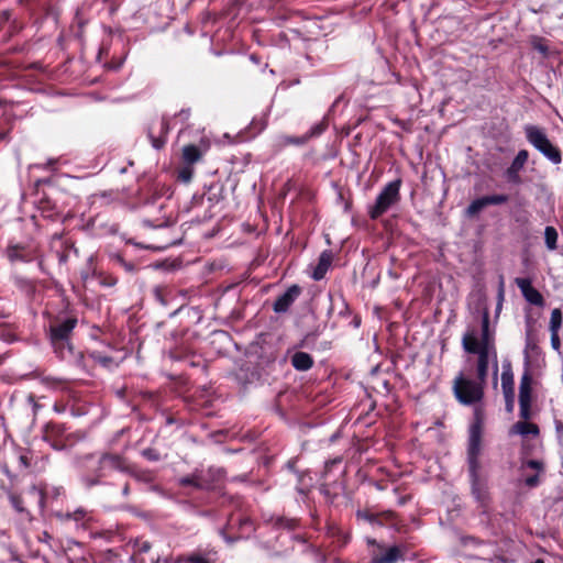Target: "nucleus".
Instances as JSON below:
<instances>
[{
  "mask_svg": "<svg viewBox=\"0 0 563 563\" xmlns=\"http://www.w3.org/2000/svg\"><path fill=\"white\" fill-rule=\"evenodd\" d=\"M478 307L482 308L481 318V335L472 329L462 336V346L466 353L477 355L476 374L482 382L487 380L489 362L494 363V384L497 385L498 362L497 350L495 346V331L489 328V310L481 301Z\"/></svg>",
  "mask_w": 563,
  "mask_h": 563,
  "instance_id": "nucleus-1",
  "label": "nucleus"
},
{
  "mask_svg": "<svg viewBox=\"0 0 563 563\" xmlns=\"http://www.w3.org/2000/svg\"><path fill=\"white\" fill-rule=\"evenodd\" d=\"M80 466L85 471L80 476L82 486L90 489L103 484V479L113 472L129 473L126 460L117 453H90L81 457Z\"/></svg>",
  "mask_w": 563,
  "mask_h": 563,
  "instance_id": "nucleus-2",
  "label": "nucleus"
},
{
  "mask_svg": "<svg viewBox=\"0 0 563 563\" xmlns=\"http://www.w3.org/2000/svg\"><path fill=\"white\" fill-rule=\"evenodd\" d=\"M76 317L60 318L56 317L49 324L48 336L51 344L62 360H67L75 355L74 346L70 343V336L77 325Z\"/></svg>",
  "mask_w": 563,
  "mask_h": 563,
  "instance_id": "nucleus-3",
  "label": "nucleus"
},
{
  "mask_svg": "<svg viewBox=\"0 0 563 563\" xmlns=\"http://www.w3.org/2000/svg\"><path fill=\"white\" fill-rule=\"evenodd\" d=\"M486 382L478 378L472 379L464 373H459L453 380V394L456 400L464 406L475 405L484 398V387Z\"/></svg>",
  "mask_w": 563,
  "mask_h": 563,
  "instance_id": "nucleus-4",
  "label": "nucleus"
},
{
  "mask_svg": "<svg viewBox=\"0 0 563 563\" xmlns=\"http://www.w3.org/2000/svg\"><path fill=\"white\" fill-rule=\"evenodd\" d=\"M527 141L539 151L552 164L562 162V153L558 146L552 144L543 129L528 124L525 126Z\"/></svg>",
  "mask_w": 563,
  "mask_h": 563,
  "instance_id": "nucleus-5",
  "label": "nucleus"
},
{
  "mask_svg": "<svg viewBox=\"0 0 563 563\" xmlns=\"http://www.w3.org/2000/svg\"><path fill=\"white\" fill-rule=\"evenodd\" d=\"M400 178H397L383 187L376 197L375 203L368 207V217L372 220L379 219L393 206L400 201Z\"/></svg>",
  "mask_w": 563,
  "mask_h": 563,
  "instance_id": "nucleus-6",
  "label": "nucleus"
},
{
  "mask_svg": "<svg viewBox=\"0 0 563 563\" xmlns=\"http://www.w3.org/2000/svg\"><path fill=\"white\" fill-rule=\"evenodd\" d=\"M481 453V427L474 424L470 431L468 448H467V464L468 473H475L479 471V456Z\"/></svg>",
  "mask_w": 563,
  "mask_h": 563,
  "instance_id": "nucleus-7",
  "label": "nucleus"
},
{
  "mask_svg": "<svg viewBox=\"0 0 563 563\" xmlns=\"http://www.w3.org/2000/svg\"><path fill=\"white\" fill-rule=\"evenodd\" d=\"M501 388L505 397L507 412H512L515 407V383L510 362H504L501 373Z\"/></svg>",
  "mask_w": 563,
  "mask_h": 563,
  "instance_id": "nucleus-8",
  "label": "nucleus"
},
{
  "mask_svg": "<svg viewBox=\"0 0 563 563\" xmlns=\"http://www.w3.org/2000/svg\"><path fill=\"white\" fill-rule=\"evenodd\" d=\"M529 158V153L527 150H520L515 158L512 159L509 167L505 170L504 176L507 183L511 185H521L522 178L520 176V172L523 169Z\"/></svg>",
  "mask_w": 563,
  "mask_h": 563,
  "instance_id": "nucleus-9",
  "label": "nucleus"
},
{
  "mask_svg": "<svg viewBox=\"0 0 563 563\" xmlns=\"http://www.w3.org/2000/svg\"><path fill=\"white\" fill-rule=\"evenodd\" d=\"M515 284L520 289L521 295L527 302L537 307L544 306L545 302L542 294L532 286L530 278L517 277L515 279Z\"/></svg>",
  "mask_w": 563,
  "mask_h": 563,
  "instance_id": "nucleus-10",
  "label": "nucleus"
},
{
  "mask_svg": "<svg viewBox=\"0 0 563 563\" xmlns=\"http://www.w3.org/2000/svg\"><path fill=\"white\" fill-rule=\"evenodd\" d=\"M301 288L298 285H291L285 292L277 297L273 303V310L276 313H285L300 296Z\"/></svg>",
  "mask_w": 563,
  "mask_h": 563,
  "instance_id": "nucleus-11",
  "label": "nucleus"
},
{
  "mask_svg": "<svg viewBox=\"0 0 563 563\" xmlns=\"http://www.w3.org/2000/svg\"><path fill=\"white\" fill-rule=\"evenodd\" d=\"M65 431L66 429L64 424L57 422H48L44 427L43 439L44 441L48 442L53 449L62 450L64 448L62 438Z\"/></svg>",
  "mask_w": 563,
  "mask_h": 563,
  "instance_id": "nucleus-12",
  "label": "nucleus"
},
{
  "mask_svg": "<svg viewBox=\"0 0 563 563\" xmlns=\"http://www.w3.org/2000/svg\"><path fill=\"white\" fill-rule=\"evenodd\" d=\"M223 471L217 467H209L208 470H198L199 475V490H211L214 488L216 483L222 477Z\"/></svg>",
  "mask_w": 563,
  "mask_h": 563,
  "instance_id": "nucleus-13",
  "label": "nucleus"
},
{
  "mask_svg": "<svg viewBox=\"0 0 563 563\" xmlns=\"http://www.w3.org/2000/svg\"><path fill=\"white\" fill-rule=\"evenodd\" d=\"M531 468L534 470L537 473L534 475L527 476L525 478V484L529 488H534L539 486L540 478L539 474L544 472V463L541 460H525L521 463V468Z\"/></svg>",
  "mask_w": 563,
  "mask_h": 563,
  "instance_id": "nucleus-14",
  "label": "nucleus"
},
{
  "mask_svg": "<svg viewBox=\"0 0 563 563\" xmlns=\"http://www.w3.org/2000/svg\"><path fill=\"white\" fill-rule=\"evenodd\" d=\"M404 560V553L398 545H393L379 554H373L371 563H396Z\"/></svg>",
  "mask_w": 563,
  "mask_h": 563,
  "instance_id": "nucleus-15",
  "label": "nucleus"
},
{
  "mask_svg": "<svg viewBox=\"0 0 563 563\" xmlns=\"http://www.w3.org/2000/svg\"><path fill=\"white\" fill-rule=\"evenodd\" d=\"M333 254L330 250H324L318 260V264L313 269L312 278L314 280H321L324 278L332 263Z\"/></svg>",
  "mask_w": 563,
  "mask_h": 563,
  "instance_id": "nucleus-16",
  "label": "nucleus"
},
{
  "mask_svg": "<svg viewBox=\"0 0 563 563\" xmlns=\"http://www.w3.org/2000/svg\"><path fill=\"white\" fill-rule=\"evenodd\" d=\"M169 132V122L168 120L163 117L161 121V129H159V136H155L152 129L150 128L147 131V136L151 141L152 146L155 150H161L166 144L167 134Z\"/></svg>",
  "mask_w": 563,
  "mask_h": 563,
  "instance_id": "nucleus-17",
  "label": "nucleus"
},
{
  "mask_svg": "<svg viewBox=\"0 0 563 563\" xmlns=\"http://www.w3.org/2000/svg\"><path fill=\"white\" fill-rule=\"evenodd\" d=\"M290 363L296 371L306 372L312 368L314 361L309 353L299 351L291 355Z\"/></svg>",
  "mask_w": 563,
  "mask_h": 563,
  "instance_id": "nucleus-18",
  "label": "nucleus"
},
{
  "mask_svg": "<svg viewBox=\"0 0 563 563\" xmlns=\"http://www.w3.org/2000/svg\"><path fill=\"white\" fill-rule=\"evenodd\" d=\"M519 384V400H532V375L530 366H525Z\"/></svg>",
  "mask_w": 563,
  "mask_h": 563,
  "instance_id": "nucleus-19",
  "label": "nucleus"
},
{
  "mask_svg": "<svg viewBox=\"0 0 563 563\" xmlns=\"http://www.w3.org/2000/svg\"><path fill=\"white\" fill-rule=\"evenodd\" d=\"M539 427L536 423L528 422V420H522L516 422L510 430V433L520 434L522 437L527 435H538Z\"/></svg>",
  "mask_w": 563,
  "mask_h": 563,
  "instance_id": "nucleus-20",
  "label": "nucleus"
},
{
  "mask_svg": "<svg viewBox=\"0 0 563 563\" xmlns=\"http://www.w3.org/2000/svg\"><path fill=\"white\" fill-rule=\"evenodd\" d=\"M230 526H239V529L244 534H250L255 530L254 523L252 519L247 516H241V515H232L229 519Z\"/></svg>",
  "mask_w": 563,
  "mask_h": 563,
  "instance_id": "nucleus-21",
  "label": "nucleus"
},
{
  "mask_svg": "<svg viewBox=\"0 0 563 563\" xmlns=\"http://www.w3.org/2000/svg\"><path fill=\"white\" fill-rule=\"evenodd\" d=\"M216 552H192L185 556L181 561L184 563H216Z\"/></svg>",
  "mask_w": 563,
  "mask_h": 563,
  "instance_id": "nucleus-22",
  "label": "nucleus"
},
{
  "mask_svg": "<svg viewBox=\"0 0 563 563\" xmlns=\"http://www.w3.org/2000/svg\"><path fill=\"white\" fill-rule=\"evenodd\" d=\"M478 472L479 471H477L475 473V476H474L473 473H468L470 474V478H471V489H472L473 496L475 497V499L477 501H484L486 493H485L484 487L481 484L479 473Z\"/></svg>",
  "mask_w": 563,
  "mask_h": 563,
  "instance_id": "nucleus-23",
  "label": "nucleus"
},
{
  "mask_svg": "<svg viewBox=\"0 0 563 563\" xmlns=\"http://www.w3.org/2000/svg\"><path fill=\"white\" fill-rule=\"evenodd\" d=\"M488 207L486 196L474 199L466 208L465 213L470 218L477 216L484 208Z\"/></svg>",
  "mask_w": 563,
  "mask_h": 563,
  "instance_id": "nucleus-24",
  "label": "nucleus"
},
{
  "mask_svg": "<svg viewBox=\"0 0 563 563\" xmlns=\"http://www.w3.org/2000/svg\"><path fill=\"white\" fill-rule=\"evenodd\" d=\"M200 157H201V153L196 145L189 144V145L184 146L183 159L186 164L192 165V164L197 163L200 159Z\"/></svg>",
  "mask_w": 563,
  "mask_h": 563,
  "instance_id": "nucleus-25",
  "label": "nucleus"
},
{
  "mask_svg": "<svg viewBox=\"0 0 563 563\" xmlns=\"http://www.w3.org/2000/svg\"><path fill=\"white\" fill-rule=\"evenodd\" d=\"M559 234L554 227L548 225L544 229V242L549 251H555L558 249Z\"/></svg>",
  "mask_w": 563,
  "mask_h": 563,
  "instance_id": "nucleus-26",
  "label": "nucleus"
},
{
  "mask_svg": "<svg viewBox=\"0 0 563 563\" xmlns=\"http://www.w3.org/2000/svg\"><path fill=\"white\" fill-rule=\"evenodd\" d=\"M109 260L113 265L122 267L126 273H134L136 271L135 264L128 262L120 253H111Z\"/></svg>",
  "mask_w": 563,
  "mask_h": 563,
  "instance_id": "nucleus-27",
  "label": "nucleus"
},
{
  "mask_svg": "<svg viewBox=\"0 0 563 563\" xmlns=\"http://www.w3.org/2000/svg\"><path fill=\"white\" fill-rule=\"evenodd\" d=\"M199 482H200V479H199V475H198V468L195 470L191 474L179 477L177 479L178 486H180V487L191 486L198 490H199V486H198Z\"/></svg>",
  "mask_w": 563,
  "mask_h": 563,
  "instance_id": "nucleus-28",
  "label": "nucleus"
},
{
  "mask_svg": "<svg viewBox=\"0 0 563 563\" xmlns=\"http://www.w3.org/2000/svg\"><path fill=\"white\" fill-rule=\"evenodd\" d=\"M563 322V316L562 311L559 308H555L551 312L550 322H549V330L551 333H558L562 327Z\"/></svg>",
  "mask_w": 563,
  "mask_h": 563,
  "instance_id": "nucleus-29",
  "label": "nucleus"
},
{
  "mask_svg": "<svg viewBox=\"0 0 563 563\" xmlns=\"http://www.w3.org/2000/svg\"><path fill=\"white\" fill-rule=\"evenodd\" d=\"M131 560L133 563H170L168 559H165L162 562L161 556L157 553H150L148 555H145L144 558L132 556Z\"/></svg>",
  "mask_w": 563,
  "mask_h": 563,
  "instance_id": "nucleus-30",
  "label": "nucleus"
},
{
  "mask_svg": "<svg viewBox=\"0 0 563 563\" xmlns=\"http://www.w3.org/2000/svg\"><path fill=\"white\" fill-rule=\"evenodd\" d=\"M532 400H519V416L522 420H529L532 417Z\"/></svg>",
  "mask_w": 563,
  "mask_h": 563,
  "instance_id": "nucleus-31",
  "label": "nucleus"
},
{
  "mask_svg": "<svg viewBox=\"0 0 563 563\" xmlns=\"http://www.w3.org/2000/svg\"><path fill=\"white\" fill-rule=\"evenodd\" d=\"M152 550V544L148 541H141L135 544V551L132 556H141L144 558L148 555Z\"/></svg>",
  "mask_w": 563,
  "mask_h": 563,
  "instance_id": "nucleus-32",
  "label": "nucleus"
},
{
  "mask_svg": "<svg viewBox=\"0 0 563 563\" xmlns=\"http://www.w3.org/2000/svg\"><path fill=\"white\" fill-rule=\"evenodd\" d=\"M298 522L296 519H288L284 517H279L275 521V527L286 530H294L297 527Z\"/></svg>",
  "mask_w": 563,
  "mask_h": 563,
  "instance_id": "nucleus-33",
  "label": "nucleus"
},
{
  "mask_svg": "<svg viewBox=\"0 0 563 563\" xmlns=\"http://www.w3.org/2000/svg\"><path fill=\"white\" fill-rule=\"evenodd\" d=\"M327 129V123L321 121L316 124H313L310 130L305 134L306 136H309V140L316 136L321 135Z\"/></svg>",
  "mask_w": 563,
  "mask_h": 563,
  "instance_id": "nucleus-34",
  "label": "nucleus"
},
{
  "mask_svg": "<svg viewBox=\"0 0 563 563\" xmlns=\"http://www.w3.org/2000/svg\"><path fill=\"white\" fill-rule=\"evenodd\" d=\"M538 346H537V343L532 340L531 338V334L530 332L527 333V338H526V347H525V366H530V356H529V353L528 351L529 350H536Z\"/></svg>",
  "mask_w": 563,
  "mask_h": 563,
  "instance_id": "nucleus-35",
  "label": "nucleus"
},
{
  "mask_svg": "<svg viewBox=\"0 0 563 563\" xmlns=\"http://www.w3.org/2000/svg\"><path fill=\"white\" fill-rule=\"evenodd\" d=\"M283 144L284 145H303L309 141V136L302 135L299 137L296 136H283Z\"/></svg>",
  "mask_w": 563,
  "mask_h": 563,
  "instance_id": "nucleus-36",
  "label": "nucleus"
},
{
  "mask_svg": "<svg viewBox=\"0 0 563 563\" xmlns=\"http://www.w3.org/2000/svg\"><path fill=\"white\" fill-rule=\"evenodd\" d=\"M488 206H499L508 202L509 197L504 194L486 196Z\"/></svg>",
  "mask_w": 563,
  "mask_h": 563,
  "instance_id": "nucleus-37",
  "label": "nucleus"
},
{
  "mask_svg": "<svg viewBox=\"0 0 563 563\" xmlns=\"http://www.w3.org/2000/svg\"><path fill=\"white\" fill-rule=\"evenodd\" d=\"M9 500L12 505V507L18 511V512H23L24 511V507H23V500L21 498V496L14 494V493H9Z\"/></svg>",
  "mask_w": 563,
  "mask_h": 563,
  "instance_id": "nucleus-38",
  "label": "nucleus"
},
{
  "mask_svg": "<svg viewBox=\"0 0 563 563\" xmlns=\"http://www.w3.org/2000/svg\"><path fill=\"white\" fill-rule=\"evenodd\" d=\"M356 518L360 519V520H364V521H367L372 525L374 523H377L378 522V519L376 517V515L367 511V510H357L356 511Z\"/></svg>",
  "mask_w": 563,
  "mask_h": 563,
  "instance_id": "nucleus-39",
  "label": "nucleus"
},
{
  "mask_svg": "<svg viewBox=\"0 0 563 563\" xmlns=\"http://www.w3.org/2000/svg\"><path fill=\"white\" fill-rule=\"evenodd\" d=\"M141 454L144 459L151 462H157L161 460V454L158 453V451L152 448H146L142 450Z\"/></svg>",
  "mask_w": 563,
  "mask_h": 563,
  "instance_id": "nucleus-40",
  "label": "nucleus"
},
{
  "mask_svg": "<svg viewBox=\"0 0 563 563\" xmlns=\"http://www.w3.org/2000/svg\"><path fill=\"white\" fill-rule=\"evenodd\" d=\"M21 246L20 245H10L7 249V255L10 261H18L21 260Z\"/></svg>",
  "mask_w": 563,
  "mask_h": 563,
  "instance_id": "nucleus-41",
  "label": "nucleus"
},
{
  "mask_svg": "<svg viewBox=\"0 0 563 563\" xmlns=\"http://www.w3.org/2000/svg\"><path fill=\"white\" fill-rule=\"evenodd\" d=\"M88 512L84 508H78L73 512L67 514V518L73 519L75 521H82L86 519Z\"/></svg>",
  "mask_w": 563,
  "mask_h": 563,
  "instance_id": "nucleus-42",
  "label": "nucleus"
},
{
  "mask_svg": "<svg viewBox=\"0 0 563 563\" xmlns=\"http://www.w3.org/2000/svg\"><path fill=\"white\" fill-rule=\"evenodd\" d=\"M118 278L112 275L100 276V284L106 287H112L117 285Z\"/></svg>",
  "mask_w": 563,
  "mask_h": 563,
  "instance_id": "nucleus-43",
  "label": "nucleus"
},
{
  "mask_svg": "<svg viewBox=\"0 0 563 563\" xmlns=\"http://www.w3.org/2000/svg\"><path fill=\"white\" fill-rule=\"evenodd\" d=\"M551 346L558 353L561 352V339H560L559 332L551 333Z\"/></svg>",
  "mask_w": 563,
  "mask_h": 563,
  "instance_id": "nucleus-44",
  "label": "nucleus"
},
{
  "mask_svg": "<svg viewBox=\"0 0 563 563\" xmlns=\"http://www.w3.org/2000/svg\"><path fill=\"white\" fill-rule=\"evenodd\" d=\"M533 47H534V49L540 52L543 56H547L548 53H549V47L545 44L541 43V42L534 43Z\"/></svg>",
  "mask_w": 563,
  "mask_h": 563,
  "instance_id": "nucleus-45",
  "label": "nucleus"
},
{
  "mask_svg": "<svg viewBox=\"0 0 563 563\" xmlns=\"http://www.w3.org/2000/svg\"><path fill=\"white\" fill-rule=\"evenodd\" d=\"M504 298H505V290H504V282L503 279L500 280V285H499V289H498V295H497V302H504Z\"/></svg>",
  "mask_w": 563,
  "mask_h": 563,
  "instance_id": "nucleus-46",
  "label": "nucleus"
},
{
  "mask_svg": "<svg viewBox=\"0 0 563 563\" xmlns=\"http://www.w3.org/2000/svg\"><path fill=\"white\" fill-rule=\"evenodd\" d=\"M286 466H287L288 470L295 472L298 475V481H299V483H301L303 476L296 472V470H295V461H288Z\"/></svg>",
  "mask_w": 563,
  "mask_h": 563,
  "instance_id": "nucleus-47",
  "label": "nucleus"
},
{
  "mask_svg": "<svg viewBox=\"0 0 563 563\" xmlns=\"http://www.w3.org/2000/svg\"><path fill=\"white\" fill-rule=\"evenodd\" d=\"M179 177H180L184 181H189V180H190V178H191V172H190V170H186V169H184V170H181V172H180Z\"/></svg>",
  "mask_w": 563,
  "mask_h": 563,
  "instance_id": "nucleus-48",
  "label": "nucleus"
},
{
  "mask_svg": "<svg viewBox=\"0 0 563 563\" xmlns=\"http://www.w3.org/2000/svg\"><path fill=\"white\" fill-rule=\"evenodd\" d=\"M27 401L33 406V411L34 413H36L37 409L40 408V406L37 405V402L35 401V397L33 395H30L27 397Z\"/></svg>",
  "mask_w": 563,
  "mask_h": 563,
  "instance_id": "nucleus-49",
  "label": "nucleus"
},
{
  "mask_svg": "<svg viewBox=\"0 0 563 563\" xmlns=\"http://www.w3.org/2000/svg\"><path fill=\"white\" fill-rule=\"evenodd\" d=\"M177 115L180 117L183 120H187L190 115V109H183L179 111Z\"/></svg>",
  "mask_w": 563,
  "mask_h": 563,
  "instance_id": "nucleus-50",
  "label": "nucleus"
},
{
  "mask_svg": "<svg viewBox=\"0 0 563 563\" xmlns=\"http://www.w3.org/2000/svg\"><path fill=\"white\" fill-rule=\"evenodd\" d=\"M129 494H130V487H129V484H125V485L123 486V488H122V495H123L124 497H126V496H129Z\"/></svg>",
  "mask_w": 563,
  "mask_h": 563,
  "instance_id": "nucleus-51",
  "label": "nucleus"
},
{
  "mask_svg": "<svg viewBox=\"0 0 563 563\" xmlns=\"http://www.w3.org/2000/svg\"><path fill=\"white\" fill-rule=\"evenodd\" d=\"M368 544L377 545L379 550H383V545L378 544L374 539L367 540Z\"/></svg>",
  "mask_w": 563,
  "mask_h": 563,
  "instance_id": "nucleus-52",
  "label": "nucleus"
},
{
  "mask_svg": "<svg viewBox=\"0 0 563 563\" xmlns=\"http://www.w3.org/2000/svg\"><path fill=\"white\" fill-rule=\"evenodd\" d=\"M46 382H47V383H48V382H52V383L54 384V386H55V385H59V384H60V380H59V379H56V378H52V379H51V378H46Z\"/></svg>",
  "mask_w": 563,
  "mask_h": 563,
  "instance_id": "nucleus-53",
  "label": "nucleus"
},
{
  "mask_svg": "<svg viewBox=\"0 0 563 563\" xmlns=\"http://www.w3.org/2000/svg\"><path fill=\"white\" fill-rule=\"evenodd\" d=\"M503 308V303L501 302H497V306H496V316L499 314L500 310Z\"/></svg>",
  "mask_w": 563,
  "mask_h": 563,
  "instance_id": "nucleus-54",
  "label": "nucleus"
},
{
  "mask_svg": "<svg viewBox=\"0 0 563 563\" xmlns=\"http://www.w3.org/2000/svg\"><path fill=\"white\" fill-rule=\"evenodd\" d=\"M20 461H21V463H23L25 466H27V462H26V457H25V456L21 455V456H20Z\"/></svg>",
  "mask_w": 563,
  "mask_h": 563,
  "instance_id": "nucleus-55",
  "label": "nucleus"
},
{
  "mask_svg": "<svg viewBox=\"0 0 563 563\" xmlns=\"http://www.w3.org/2000/svg\"><path fill=\"white\" fill-rule=\"evenodd\" d=\"M556 430L558 431H563V423L562 422H558Z\"/></svg>",
  "mask_w": 563,
  "mask_h": 563,
  "instance_id": "nucleus-56",
  "label": "nucleus"
},
{
  "mask_svg": "<svg viewBox=\"0 0 563 563\" xmlns=\"http://www.w3.org/2000/svg\"><path fill=\"white\" fill-rule=\"evenodd\" d=\"M155 295H156V298L163 302L159 290L156 289Z\"/></svg>",
  "mask_w": 563,
  "mask_h": 563,
  "instance_id": "nucleus-57",
  "label": "nucleus"
},
{
  "mask_svg": "<svg viewBox=\"0 0 563 563\" xmlns=\"http://www.w3.org/2000/svg\"><path fill=\"white\" fill-rule=\"evenodd\" d=\"M297 490H298L300 494H303V493H305V490H303L302 488H299V487L297 488Z\"/></svg>",
  "mask_w": 563,
  "mask_h": 563,
  "instance_id": "nucleus-58",
  "label": "nucleus"
}]
</instances>
